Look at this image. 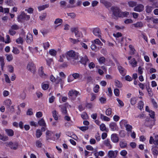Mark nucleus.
Listing matches in <instances>:
<instances>
[{
    "instance_id": "39448f33",
    "label": "nucleus",
    "mask_w": 158,
    "mask_h": 158,
    "mask_svg": "<svg viewBox=\"0 0 158 158\" xmlns=\"http://www.w3.org/2000/svg\"><path fill=\"white\" fill-rule=\"evenodd\" d=\"M117 150H110L109 151L107 154V156L109 158H115L116 157L118 153Z\"/></svg>"
},
{
    "instance_id": "4d7b16f0",
    "label": "nucleus",
    "mask_w": 158,
    "mask_h": 158,
    "mask_svg": "<svg viewBox=\"0 0 158 158\" xmlns=\"http://www.w3.org/2000/svg\"><path fill=\"white\" fill-rule=\"evenodd\" d=\"M69 41L73 44H76L79 41L78 40L73 39L72 38H70L69 39Z\"/></svg>"
},
{
    "instance_id": "79ce46f5",
    "label": "nucleus",
    "mask_w": 158,
    "mask_h": 158,
    "mask_svg": "<svg viewBox=\"0 0 158 158\" xmlns=\"http://www.w3.org/2000/svg\"><path fill=\"white\" fill-rule=\"evenodd\" d=\"M0 62L1 63L2 69V70H3L5 63L4 62V58L2 56L0 57Z\"/></svg>"
},
{
    "instance_id": "5fc2aeb1",
    "label": "nucleus",
    "mask_w": 158,
    "mask_h": 158,
    "mask_svg": "<svg viewBox=\"0 0 158 158\" xmlns=\"http://www.w3.org/2000/svg\"><path fill=\"white\" fill-rule=\"evenodd\" d=\"M50 46V44L48 42L44 43V48L45 50L47 49Z\"/></svg>"
},
{
    "instance_id": "7c9ffc66",
    "label": "nucleus",
    "mask_w": 158,
    "mask_h": 158,
    "mask_svg": "<svg viewBox=\"0 0 158 158\" xmlns=\"http://www.w3.org/2000/svg\"><path fill=\"white\" fill-rule=\"evenodd\" d=\"M38 123L40 126L44 127H46V123L43 118L39 120L38 122Z\"/></svg>"
},
{
    "instance_id": "1a4fd4ad",
    "label": "nucleus",
    "mask_w": 158,
    "mask_h": 158,
    "mask_svg": "<svg viewBox=\"0 0 158 158\" xmlns=\"http://www.w3.org/2000/svg\"><path fill=\"white\" fill-rule=\"evenodd\" d=\"M143 6L142 4H139L134 8V10L135 11L140 12L143 11Z\"/></svg>"
},
{
    "instance_id": "f03ea898",
    "label": "nucleus",
    "mask_w": 158,
    "mask_h": 158,
    "mask_svg": "<svg viewBox=\"0 0 158 158\" xmlns=\"http://www.w3.org/2000/svg\"><path fill=\"white\" fill-rule=\"evenodd\" d=\"M30 19V16L27 15L24 11H21L20 14L17 18L18 21L19 22H22L25 20H29Z\"/></svg>"
},
{
    "instance_id": "680f3d73",
    "label": "nucleus",
    "mask_w": 158,
    "mask_h": 158,
    "mask_svg": "<svg viewBox=\"0 0 158 158\" xmlns=\"http://www.w3.org/2000/svg\"><path fill=\"white\" fill-rule=\"evenodd\" d=\"M79 129L82 131H85L88 129L89 127L88 126H82L79 127Z\"/></svg>"
},
{
    "instance_id": "e2e57ef3",
    "label": "nucleus",
    "mask_w": 158,
    "mask_h": 158,
    "mask_svg": "<svg viewBox=\"0 0 158 158\" xmlns=\"http://www.w3.org/2000/svg\"><path fill=\"white\" fill-rule=\"evenodd\" d=\"M149 115L150 117L152 118H154L155 117V113L154 111L151 110L149 112Z\"/></svg>"
},
{
    "instance_id": "f704fd0d",
    "label": "nucleus",
    "mask_w": 158,
    "mask_h": 158,
    "mask_svg": "<svg viewBox=\"0 0 158 158\" xmlns=\"http://www.w3.org/2000/svg\"><path fill=\"white\" fill-rule=\"evenodd\" d=\"M5 56L6 57V60L10 62L13 60V57L12 54H6Z\"/></svg>"
},
{
    "instance_id": "09e8293b",
    "label": "nucleus",
    "mask_w": 158,
    "mask_h": 158,
    "mask_svg": "<svg viewBox=\"0 0 158 158\" xmlns=\"http://www.w3.org/2000/svg\"><path fill=\"white\" fill-rule=\"evenodd\" d=\"M98 61L100 64H103L105 61V59L103 57H101L98 59Z\"/></svg>"
},
{
    "instance_id": "de8ad7c7",
    "label": "nucleus",
    "mask_w": 158,
    "mask_h": 158,
    "mask_svg": "<svg viewBox=\"0 0 158 158\" xmlns=\"http://www.w3.org/2000/svg\"><path fill=\"white\" fill-rule=\"evenodd\" d=\"M152 9L153 8L152 6H147L146 7V11L147 13H150L152 12Z\"/></svg>"
},
{
    "instance_id": "a18cd8bd",
    "label": "nucleus",
    "mask_w": 158,
    "mask_h": 158,
    "mask_svg": "<svg viewBox=\"0 0 158 158\" xmlns=\"http://www.w3.org/2000/svg\"><path fill=\"white\" fill-rule=\"evenodd\" d=\"M35 145L36 146L39 148H41L42 146V144L40 140H38L36 142Z\"/></svg>"
},
{
    "instance_id": "0e129e2a",
    "label": "nucleus",
    "mask_w": 158,
    "mask_h": 158,
    "mask_svg": "<svg viewBox=\"0 0 158 158\" xmlns=\"http://www.w3.org/2000/svg\"><path fill=\"white\" fill-rule=\"evenodd\" d=\"M53 62V60L52 58L48 59L46 60L47 64L48 65L50 66Z\"/></svg>"
},
{
    "instance_id": "6e6552de",
    "label": "nucleus",
    "mask_w": 158,
    "mask_h": 158,
    "mask_svg": "<svg viewBox=\"0 0 158 158\" xmlns=\"http://www.w3.org/2000/svg\"><path fill=\"white\" fill-rule=\"evenodd\" d=\"M109 127L111 130L112 131H117L118 130V127L115 122H112L110 123Z\"/></svg>"
},
{
    "instance_id": "0eeeda50",
    "label": "nucleus",
    "mask_w": 158,
    "mask_h": 158,
    "mask_svg": "<svg viewBox=\"0 0 158 158\" xmlns=\"http://www.w3.org/2000/svg\"><path fill=\"white\" fill-rule=\"evenodd\" d=\"M113 15L116 17H119L121 11L117 7H112L111 8Z\"/></svg>"
},
{
    "instance_id": "774afa93",
    "label": "nucleus",
    "mask_w": 158,
    "mask_h": 158,
    "mask_svg": "<svg viewBox=\"0 0 158 158\" xmlns=\"http://www.w3.org/2000/svg\"><path fill=\"white\" fill-rule=\"evenodd\" d=\"M153 144L156 145H158V135H156L155 136V140L154 141Z\"/></svg>"
},
{
    "instance_id": "864d4df0",
    "label": "nucleus",
    "mask_w": 158,
    "mask_h": 158,
    "mask_svg": "<svg viewBox=\"0 0 158 158\" xmlns=\"http://www.w3.org/2000/svg\"><path fill=\"white\" fill-rule=\"evenodd\" d=\"M12 52L15 54H18L20 52L19 50L16 48L13 47Z\"/></svg>"
},
{
    "instance_id": "b1692460",
    "label": "nucleus",
    "mask_w": 158,
    "mask_h": 158,
    "mask_svg": "<svg viewBox=\"0 0 158 158\" xmlns=\"http://www.w3.org/2000/svg\"><path fill=\"white\" fill-rule=\"evenodd\" d=\"M129 15V13L127 11L122 12L121 11L119 17L124 18L127 17Z\"/></svg>"
},
{
    "instance_id": "412c9836",
    "label": "nucleus",
    "mask_w": 158,
    "mask_h": 158,
    "mask_svg": "<svg viewBox=\"0 0 158 158\" xmlns=\"http://www.w3.org/2000/svg\"><path fill=\"white\" fill-rule=\"evenodd\" d=\"M88 60L87 57L86 56H85L81 58L80 62L81 63L85 65L88 61Z\"/></svg>"
},
{
    "instance_id": "ea45409f",
    "label": "nucleus",
    "mask_w": 158,
    "mask_h": 158,
    "mask_svg": "<svg viewBox=\"0 0 158 158\" xmlns=\"http://www.w3.org/2000/svg\"><path fill=\"white\" fill-rule=\"evenodd\" d=\"M137 100V98L135 97H132L131 99V103L132 105H134L135 104Z\"/></svg>"
},
{
    "instance_id": "423d86ee",
    "label": "nucleus",
    "mask_w": 158,
    "mask_h": 158,
    "mask_svg": "<svg viewBox=\"0 0 158 158\" xmlns=\"http://www.w3.org/2000/svg\"><path fill=\"white\" fill-rule=\"evenodd\" d=\"M27 69L33 73H34L36 70V67L33 63L29 62L27 66Z\"/></svg>"
},
{
    "instance_id": "5701e85b",
    "label": "nucleus",
    "mask_w": 158,
    "mask_h": 158,
    "mask_svg": "<svg viewBox=\"0 0 158 158\" xmlns=\"http://www.w3.org/2000/svg\"><path fill=\"white\" fill-rule=\"evenodd\" d=\"M0 12L4 13H8L9 12V9L8 8H4L2 6H0Z\"/></svg>"
},
{
    "instance_id": "8fccbe9b",
    "label": "nucleus",
    "mask_w": 158,
    "mask_h": 158,
    "mask_svg": "<svg viewBox=\"0 0 158 158\" xmlns=\"http://www.w3.org/2000/svg\"><path fill=\"white\" fill-rule=\"evenodd\" d=\"M4 76L5 77V81L8 83H10L11 82V81L10 80V79L8 76V75L6 74H4Z\"/></svg>"
},
{
    "instance_id": "69168bd1",
    "label": "nucleus",
    "mask_w": 158,
    "mask_h": 158,
    "mask_svg": "<svg viewBox=\"0 0 158 158\" xmlns=\"http://www.w3.org/2000/svg\"><path fill=\"white\" fill-rule=\"evenodd\" d=\"M99 89V86L96 85H95V86L94 87V91L95 93H98V90Z\"/></svg>"
},
{
    "instance_id": "338daca9",
    "label": "nucleus",
    "mask_w": 158,
    "mask_h": 158,
    "mask_svg": "<svg viewBox=\"0 0 158 158\" xmlns=\"http://www.w3.org/2000/svg\"><path fill=\"white\" fill-rule=\"evenodd\" d=\"M114 93L115 96H118L119 95V90L118 89H115L114 90Z\"/></svg>"
},
{
    "instance_id": "a878e982",
    "label": "nucleus",
    "mask_w": 158,
    "mask_h": 158,
    "mask_svg": "<svg viewBox=\"0 0 158 158\" xmlns=\"http://www.w3.org/2000/svg\"><path fill=\"white\" fill-rule=\"evenodd\" d=\"M5 131L9 136H12L14 135V131L12 129H6Z\"/></svg>"
},
{
    "instance_id": "f257e3e1",
    "label": "nucleus",
    "mask_w": 158,
    "mask_h": 158,
    "mask_svg": "<svg viewBox=\"0 0 158 158\" xmlns=\"http://www.w3.org/2000/svg\"><path fill=\"white\" fill-rule=\"evenodd\" d=\"M66 56L68 60L70 59L74 60L78 59L79 54L73 50H70L66 53Z\"/></svg>"
},
{
    "instance_id": "a211bd4d",
    "label": "nucleus",
    "mask_w": 158,
    "mask_h": 158,
    "mask_svg": "<svg viewBox=\"0 0 158 158\" xmlns=\"http://www.w3.org/2000/svg\"><path fill=\"white\" fill-rule=\"evenodd\" d=\"M5 3L10 6H13L15 4V2L14 0H5Z\"/></svg>"
},
{
    "instance_id": "4468645a",
    "label": "nucleus",
    "mask_w": 158,
    "mask_h": 158,
    "mask_svg": "<svg viewBox=\"0 0 158 158\" xmlns=\"http://www.w3.org/2000/svg\"><path fill=\"white\" fill-rule=\"evenodd\" d=\"M103 143L109 149L112 148V146L110 144V140L106 139L103 141Z\"/></svg>"
},
{
    "instance_id": "393cba45",
    "label": "nucleus",
    "mask_w": 158,
    "mask_h": 158,
    "mask_svg": "<svg viewBox=\"0 0 158 158\" xmlns=\"http://www.w3.org/2000/svg\"><path fill=\"white\" fill-rule=\"evenodd\" d=\"M129 63L132 67H135L137 66V62L135 58L132 59L129 61Z\"/></svg>"
},
{
    "instance_id": "bb28decb",
    "label": "nucleus",
    "mask_w": 158,
    "mask_h": 158,
    "mask_svg": "<svg viewBox=\"0 0 158 158\" xmlns=\"http://www.w3.org/2000/svg\"><path fill=\"white\" fill-rule=\"evenodd\" d=\"M61 108V111L62 113L64 114H67V110L65 106L63 105H61L60 106Z\"/></svg>"
},
{
    "instance_id": "a19ab883",
    "label": "nucleus",
    "mask_w": 158,
    "mask_h": 158,
    "mask_svg": "<svg viewBox=\"0 0 158 158\" xmlns=\"http://www.w3.org/2000/svg\"><path fill=\"white\" fill-rule=\"evenodd\" d=\"M133 25L136 27H142L143 26V23L141 22H138Z\"/></svg>"
},
{
    "instance_id": "2f4dec72",
    "label": "nucleus",
    "mask_w": 158,
    "mask_h": 158,
    "mask_svg": "<svg viewBox=\"0 0 158 158\" xmlns=\"http://www.w3.org/2000/svg\"><path fill=\"white\" fill-rule=\"evenodd\" d=\"M72 76L74 79H79L80 77H81V75L79 73H75L72 74Z\"/></svg>"
},
{
    "instance_id": "3c124183",
    "label": "nucleus",
    "mask_w": 158,
    "mask_h": 158,
    "mask_svg": "<svg viewBox=\"0 0 158 158\" xmlns=\"http://www.w3.org/2000/svg\"><path fill=\"white\" fill-rule=\"evenodd\" d=\"M116 100L119 104V106L120 107H122L123 106L124 104L122 101L119 99L118 98H117Z\"/></svg>"
},
{
    "instance_id": "20e7f679",
    "label": "nucleus",
    "mask_w": 158,
    "mask_h": 158,
    "mask_svg": "<svg viewBox=\"0 0 158 158\" xmlns=\"http://www.w3.org/2000/svg\"><path fill=\"white\" fill-rule=\"evenodd\" d=\"M93 34L99 38L101 37L102 33L100 28L98 27L94 28L92 29Z\"/></svg>"
},
{
    "instance_id": "c03bdc74",
    "label": "nucleus",
    "mask_w": 158,
    "mask_h": 158,
    "mask_svg": "<svg viewBox=\"0 0 158 158\" xmlns=\"http://www.w3.org/2000/svg\"><path fill=\"white\" fill-rule=\"evenodd\" d=\"M120 154L123 157L125 158L127 155V152L126 150H123L120 151Z\"/></svg>"
},
{
    "instance_id": "6ab92c4d",
    "label": "nucleus",
    "mask_w": 158,
    "mask_h": 158,
    "mask_svg": "<svg viewBox=\"0 0 158 158\" xmlns=\"http://www.w3.org/2000/svg\"><path fill=\"white\" fill-rule=\"evenodd\" d=\"M44 68L41 66L39 69V73L40 76L42 77H44L46 75L44 73L43 71Z\"/></svg>"
},
{
    "instance_id": "c85d7f7f",
    "label": "nucleus",
    "mask_w": 158,
    "mask_h": 158,
    "mask_svg": "<svg viewBox=\"0 0 158 158\" xmlns=\"http://www.w3.org/2000/svg\"><path fill=\"white\" fill-rule=\"evenodd\" d=\"M106 114L108 116L111 117L112 116V109L110 108L107 109L106 111Z\"/></svg>"
},
{
    "instance_id": "9d476101",
    "label": "nucleus",
    "mask_w": 158,
    "mask_h": 158,
    "mask_svg": "<svg viewBox=\"0 0 158 158\" xmlns=\"http://www.w3.org/2000/svg\"><path fill=\"white\" fill-rule=\"evenodd\" d=\"M153 155L157 156L158 155V147L156 146H153L151 149Z\"/></svg>"
},
{
    "instance_id": "4be33fe9",
    "label": "nucleus",
    "mask_w": 158,
    "mask_h": 158,
    "mask_svg": "<svg viewBox=\"0 0 158 158\" xmlns=\"http://www.w3.org/2000/svg\"><path fill=\"white\" fill-rule=\"evenodd\" d=\"M125 127L128 134H130V133H131V131H132V126L128 124Z\"/></svg>"
},
{
    "instance_id": "7ed1b4c3",
    "label": "nucleus",
    "mask_w": 158,
    "mask_h": 158,
    "mask_svg": "<svg viewBox=\"0 0 158 158\" xmlns=\"http://www.w3.org/2000/svg\"><path fill=\"white\" fill-rule=\"evenodd\" d=\"M71 31L72 33H74L76 37L82 38L83 35L81 31H79L77 28L73 27L71 29Z\"/></svg>"
},
{
    "instance_id": "dca6fc26",
    "label": "nucleus",
    "mask_w": 158,
    "mask_h": 158,
    "mask_svg": "<svg viewBox=\"0 0 158 158\" xmlns=\"http://www.w3.org/2000/svg\"><path fill=\"white\" fill-rule=\"evenodd\" d=\"M33 36L30 33H28L26 37V41L28 43H31L33 40Z\"/></svg>"
},
{
    "instance_id": "49530a36",
    "label": "nucleus",
    "mask_w": 158,
    "mask_h": 158,
    "mask_svg": "<svg viewBox=\"0 0 158 158\" xmlns=\"http://www.w3.org/2000/svg\"><path fill=\"white\" fill-rule=\"evenodd\" d=\"M41 86L43 89L46 90L48 89V88L49 85L48 84L43 83L42 84Z\"/></svg>"
},
{
    "instance_id": "f8f14e48",
    "label": "nucleus",
    "mask_w": 158,
    "mask_h": 158,
    "mask_svg": "<svg viewBox=\"0 0 158 158\" xmlns=\"http://www.w3.org/2000/svg\"><path fill=\"white\" fill-rule=\"evenodd\" d=\"M118 69L120 74L123 76L126 74V70L121 66H118Z\"/></svg>"
},
{
    "instance_id": "2eb2a0df",
    "label": "nucleus",
    "mask_w": 158,
    "mask_h": 158,
    "mask_svg": "<svg viewBox=\"0 0 158 158\" xmlns=\"http://www.w3.org/2000/svg\"><path fill=\"white\" fill-rule=\"evenodd\" d=\"M128 121L125 119H122L119 122L120 126L121 128H123L124 127H125L128 123Z\"/></svg>"
},
{
    "instance_id": "bf43d9fd",
    "label": "nucleus",
    "mask_w": 158,
    "mask_h": 158,
    "mask_svg": "<svg viewBox=\"0 0 158 158\" xmlns=\"http://www.w3.org/2000/svg\"><path fill=\"white\" fill-rule=\"evenodd\" d=\"M16 41L17 44H22L23 42V39L21 37H19L16 40Z\"/></svg>"
},
{
    "instance_id": "f3484780",
    "label": "nucleus",
    "mask_w": 158,
    "mask_h": 158,
    "mask_svg": "<svg viewBox=\"0 0 158 158\" xmlns=\"http://www.w3.org/2000/svg\"><path fill=\"white\" fill-rule=\"evenodd\" d=\"M49 54L52 56H56L57 54V51L54 49H51L49 51Z\"/></svg>"
},
{
    "instance_id": "6e6d98bb",
    "label": "nucleus",
    "mask_w": 158,
    "mask_h": 158,
    "mask_svg": "<svg viewBox=\"0 0 158 158\" xmlns=\"http://www.w3.org/2000/svg\"><path fill=\"white\" fill-rule=\"evenodd\" d=\"M100 130L102 131H105L106 129V126L104 123H102L100 125Z\"/></svg>"
},
{
    "instance_id": "9b49d317",
    "label": "nucleus",
    "mask_w": 158,
    "mask_h": 158,
    "mask_svg": "<svg viewBox=\"0 0 158 158\" xmlns=\"http://www.w3.org/2000/svg\"><path fill=\"white\" fill-rule=\"evenodd\" d=\"M112 141L114 143H117L119 141V138L116 134H112L111 137Z\"/></svg>"
},
{
    "instance_id": "c756f323",
    "label": "nucleus",
    "mask_w": 158,
    "mask_h": 158,
    "mask_svg": "<svg viewBox=\"0 0 158 158\" xmlns=\"http://www.w3.org/2000/svg\"><path fill=\"white\" fill-rule=\"evenodd\" d=\"M115 85L117 87L120 88L123 86L122 84L118 80H115L114 81Z\"/></svg>"
},
{
    "instance_id": "e433bc0d",
    "label": "nucleus",
    "mask_w": 158,
    "mask_h": 158,
    "mask_svg": "<svg viewBox=\"0 0 158 158\" xmlns=\"http://www.w3.org/2000/svg\"><path fill=\"white\" fill-rule=\"evenodd\" d=\"M101 119L106 121H109L110 120V119L109 118L105 116L103 114H101L100 115Z\"/></svg>"
},
{
    "instance_id": "4c0bfd02",
    "label": "nucleus",
    "mask_w": 158,
    "mask_h": 158,
    "mask_svg": "<svg viewBox=\"0 0 158 158\" xmlns=\"http://www.w3.org/2000/svg\"><path fill=\"white\" fill-rule=\"evenodd\" d=\"M101 2L103 4L107 7H110L111 6V4L105 0H101Z\"/></svg>"
},
{
    "instance_id": "cd10ccee",
    "label": "nucleus",
    "mask_w": 158,
    "mask_h": 158,
    "mask_svg": "<svg viewBox=\"0 0 158 158\" xmlns=\"http://www.w3.org/2000/svg\"><path fill=\"white\" fill-rule=\"evenodd\" d=\"M52 116L54 118V119L56 120H57L58 119V113L56 112V110H54L52 111Z\"/></svg>"
},
{
    "instance_id": "603ef678",
    "label": "nucleus",
    "mask_w": 158,
    "mask_h": 158,
    "mask_svg": "<svg viewBox=\"0 0 158 158\" xmlns=\"http://www.w3.org/2000/svg\"><path fill=\"white\" fill-rule=\"evenodd\" d=\"M144 106L143 102L142 101H140L138 103V108L140 110H141L143 108Z\"/></svg>"
},
{
    "instance_id": "052dcab7",
    "label": "nucleus",
    "mask_w": 158,
    "mask_h": 158,
    "mask_svg": "<svg viewBox=\"0 0 158 158\" xmlns=\"http://www.w3.org/2000/svg\"><path fill=\"white\" fill-rule=\"evenodd\" d=\"M128 3L129 6L131 7H133L136 4V2L134 1H130L128 2Z\"/></svg>"
},
{
    "instance_id": "473e14b6",
    "label": "nucleus",
    "mask_w": 158,
    "mask_h": 158,
    "mask_svg": "<svg viewBox=\"0 0 158 158\" xmlns=\"http://www.w3.org/2000/svg\"><path fill=\"white\" fill-rule=\"evenodd\" d=\"M63 22V20L60 19H56L54 21V24L57 25L58 26L60 25Z\"/></svg>"
},
{
    "instance_id": "13d9d810",
    "label": "nucleus",
    "mask_w": 158,
    "mask_h": 158,
    "mask_svg": "<svg viewBox=\"0 0 158 158\" xmlns=\"http://www.w3.org/2000/svg\"><path fill=\"white\" fill-rule=\"evenodd\" d=\"M81 117L83 119H86L88 118V116L87 114L85 112H83L81 114Z\"/></svg>"
},
{
    "instance_id": "72a5a7b5",
    "label": "nucleus",
    "mask_w": 158,
    "mask_h": 158,
    "mask_svg": "<svg viewBox=\"0 0 158 158\" xmlns=\"http://www.w3.org/2000/svg\"><path fill=\"white\" fill-rule=\"evenodd\" d=\"M120 146L122 148H125L127 146V143L126 141H121L120 142Z\"/></svg>"
},
{
    "instance_id": "37998d69",
    "label": "nucleus",
    "mask_w": 158,
    "mask_h": 158,
    "mask_svg": "<svg viewBox=\"0 0 158 158\" xmlns=\"http://www.w3.org/2000/svg\"><path fill=\"white\" fill-rule=\"evenodd\" d=\"M42 134V131L40 130L37 129L36 131V135L37 138H39Z\"/></svg>"
},
{
    "instance_id": "aec40b11",
    "label": "nucleus",
    "mask_w": 158,
    "mask_h": 158,
    "mask_svg": "<svg viewBox=\"0 0 158 158\" xmlns=\"http://www.w3.org/2000/svg\"><path fill=\"white\" fill-rule=\"evenodd\" d=\"M49 6L48 4L40 5L38 7V10L40 11L44 10V9L48 8Z\"/></svg>"
},
{
    "instance_id": "58836bf2",
    "label": "nucleus",
    "mask_w": 158,
    "mask_h": 158,
    "mask_svg": "<svg viewBox=\"0 0 158 158\" xmlns=\"http://www.w3.org/2000/svg\"><path fill=\"white\" fill-rule=\"evenodd\" d=\"M93 43L94 44L98 45L99 46H102L103 45V44L101 42V41L98 39H97L94 40L93 41Z\"/></svg>"
},
{
    "instance_id": "ddd939ff",
    "label": "nucleus",
    "mask_w": 158,
    "mask_h": 158,
    "mask_svg": "<svg viewBox=\"0 0 158 158\" xmlns=\"http://www.w3.org/2000/svg\"><path fill=\"white\" fill-rule=\"evenodd\" d=\"M7 145L11 149L14 150L16 149L18 147V144L16 143H13L12 142H10Z\"/></svg>"
},
{
    "instance_id": "c9c22d12",
    "label": "nucleus",
    "mask_w": 158,
    "mask_h": 158,
    "mask_svg": "<svg viewBox=\"0 0 158 158\" xmlns=\"http://www.w3.org/2000/svg\"><path fill=\"white\" fill-rule=\"evenodd\" d=\"M4 103L5 105L9 106L11 105L12 102L10 99H7L4 101Z\"/></svg>"
}]
</instances>
